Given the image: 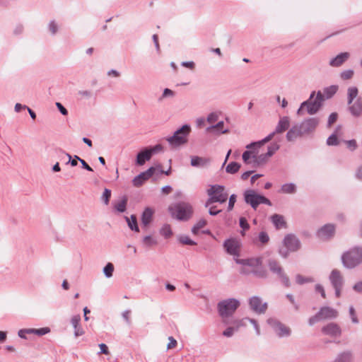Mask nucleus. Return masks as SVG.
Returning <instances> with one entry per match:
<instances>
[{
	"label": "nucleus",
	"mask_w": 362,
	"mask_h": 362,
	"mask_svg": "<svg viewBox=\"0 0 362 362\" xmlns=\"http://www.w3.org/2000/svg\"><path fill=\"white\" fill-rule=\"evenodd\" d=\"M290 126V120L288 117H281L275 129L274 133L281 134L287 130Z\"/></svg>",
	"instance_id": "26"
},
{
	"label": "nucleus",
	"mask_w": 362,
	"mask_h": 362,
	"mask_svg": "<svg viewBox=\"0 0 362 362\" xmlns=\"http://www.w3.org/2000/svg\"><path fill=\"white\" fill-rule=\"evenodd\" d=\"M349 316H350V317L351 319V322L354 324H358L359 322V321H358V317L356 316V313L355 309H354V308L352 305L349 307Z\"/></svg>",
	"instance_id": "52"
},
{
	"label": "nucleus",
	"mask_w": 362,
	"mask_h": 362,
	"mask_svg": "<svg viewBox=\"0 0 362 362\" xmlns=\"http://www.w3.org/2000/svg\"><path fill=\"white\" fill-rule=\"evenodd\" d=\"M241 165L237 162L233 161L229 163L226 167V171L229 174H235L238 172Z\"/></svg>",
	"instance_id": "37"
},
{
	"label": "nucleus",
	"mask_w": 362,
	"mask_h": 362,
	"mask_svg": "<svg viewBox=\"0 0 362 362\" xmlns=\"http://www.w3.org/2000/svg\"><path fill=\"white\" fill-rule=\"evenodd\" d=\"M81 316L79 315H74L71 317V323L74 329V336L76 337L82 336L84 334L83 328L80 325Z\"/></svg>",
	"instance_id": "24"
},
{
	"label": "nucleus",
	"mask_w": 362,
	"mask_h": 362,
	"mask_svg": "<svg viewBox=\"0 0 362 362\" xmlns=\"http://www.w3.org/2000/svg\"><path fill=\"white\" fill-rule=\"evenodd\" d=\"M143 245L146 247H151L158 244L157 240L151 235L144 236L142 239Z\"/></svg>",
	"instance_id": "39"
},
{
	"label": "nucleus",
	"mask_w": 362,
	"mask_h": 362,
	"mask_svg": "<svg viewBox=\"0 0 362 362\" xmlns=\"http://www.w3.org/2000/svg\"><path fill=\"white\" fill-rule=\"evenodd\" d=\"M168 211L172 218L181 221H187L192 216L194 210L189 203L180 202L170 205Z\"/></svg>",
	"instance_id": "3"
},
{
	"label": "nucleus",
	"mask_w": 362,
	"mask_h": 362,
	"mask_svg": "<svg viewBox=\"0 0 362 362\" xmlns=\"http://www.w3.org/2000/svg\"><path fill=\"white\" fill-rule=\"evenodd\" d=\"M353 76H354V71L351 69L344 70L340 74V76L343 80H349V79L353 77Z\"/></svg>",
	"instance_id": "51"
},
{
	"label": "nucleus",
	"mask_w": 362,
	"mask_h": 362,
	"mask_svg": "<svg viewBox=\"0 0 362 362\" xmlns=\"http://www.w3.org/2000/svg\"><path fill=\"white\" fill-rule=\"evenodd\" d=\"M235 332H237V327L229 326L223 332V335L226 337H231Z\"/></svg>",
	"instance_id": "55"
},
{
	"label": "nucleus",
	"mask_w": 362,
	"mask_h": 362,
	"mask_svg": "<svg viewBox=\"0 0 362 362\" xmlns=\"http://www.w3.org/2000/svg\"><path fill=\"white\" fill-rule=\"evenodd\" d=\"M298 136H302L299 134V129L298 124L293 126L286 133V137L288 141H294Z\"/></svg>",
	"instance_id": "29"
},
{
	"label": "nucleus",
	"mask_w": 362,
	"mask_h": 362,
	"mask_svg": "<svg viewBox=\"0 0 362 362\" xmlns=\"http://www.w3.org/2000/svg\"><path fill=\"white\" fill-rule=\"evenodd\" d=\"M223 247L226 252L230 255H239V243L233 238H228L223 243Z\"/></svg>",
	"instance_id": "18"
},
{
	"label": "nucleus",
	"mask_w": 362,
	"mask_h": 362,
	"mask_svg": "<svg viewBox=\"0 0 362 362\" xmlns=\"http://www.w3.org/2000/svg\"><path fill=\"white\" fill-rule=\"evenodd\" d=\"M280 148V146L276 142L270 144L267 147V156H272Z\"/></svg>",
	"instance_id": "45"
},
{
	"label": "nucleus",
	"mask_w": 362,
	"mask_h": 362,
	"mask_svg": "<svg viewBox=\"0 0 362 362\" xmlns=\"http://www.w3.org/2000/svg\"><path fill=\"white\" fill-rule=\"evenodd\" d=\"M218 119V115L216 112H211L206 118V120L209 123H214Z\"/></svg>",
	"instance_id": "64"
},
{
	"label": "nucleus",
	"mask_w": 362,
	"mask_h": 362,
	"mask_svg": "<svg viewBox=\"0 0 362 362\" xmlns=\"http://www.w3.org/2000/svg\"><path fill=\"white\" fill-rule=\"evenodd\" d=\"M296 192V186L293 183L284 184L281 187V192L285 194H294Z\"/></svg>",
	"instance_id": "38"
},
{
	"label": "nucleus",
	"mask_w": 362,
	"mask_h": 362,
	"mask_svg": "<svg viewBox=\"0 0 362 362\" xmlns=\"http://www.w3.org/2000/svg\"><path fill=\"white\" fill-rule=\"evenodd\" d=\"M236 198H237V196L235 194H233L230 196L229 201H228V211H231L233 209L234 204L236 202Z\"/></svg>",
	"instance_id": "59"
},
{
	"label": "nucleus",
	"mask_w": 362,
	"mask_h": 362,
	"mask_svg": "<svg viewBox=\"0 0 362 362\" xmlns=\"http://www.w3.org/2000/svg\"><path fill=\"white\" fill-rule=\"evenodd\" d=\"M296 281L298 284L302 285L305 283L313 282L314 279L311 277H304L300 274H297L296 276Z\"/></svg>",
	"instance_id": "47"
},
{
	"label": "nucleus",
	"mask_w": 362,
	"mask_h": 362,
	"mask_svg": "<svg viewBox=\"0 0 362 362\" xmlns=\"http://www.w3.org/2000/svg\"><path fill=\"white\" fill-rule=\"evenodd\" d=\"M322 332L330 337H339L341 334V329L337 323L330 322L322 327Z\"/></svg>",
	"instance_id": "19"
},
{
	"label": "nucleus",
	"mask_w": 362,
	"mask_h": 362,
	"mask_svg": "<svg viewBox=\"0 0 362 362\" xmlns=\"http://www.w3.org/2000/svg\"><path fill=\"white\" fill-rule=\"evenodd\" d=\"M249 305L250 309L257 314H264L267 310V303H262L259 296H252L249 299Z\"/></svg>",
	"instance_id": "13"
},
{
	"label": "nucleus",
	"mask_w": 362,
	"mask_h": 362,
	"mask_svg": "<svg viewBox=\"0 0 362 362\" xmlns=\"http://www.w3.org/2000/svg\"><path fill=\"white\" fill-rule=\"evenodd\" d=\"M255 155V151H245L242 155V158L245 164L253 163L252 156Z\"/></svg>",
	"instance_id": "42"
},
{
	"label": "nucleus",
	"mask_w": 362,
	"mask_h": 362,
	"mask_svg": "<svg viewBox=\"0 0 362 362\" xmlns=\"http://www.w3.org/2000/svg\"><path fill=\"white\" fill-rule=\"evenodd\" d=\"M156 172V168L151 166L146 171L139 173L132 180V185L136 187H141L146 180L153 177Z\"/></svg>",
	"instance_id": "14"
},
{
	"label": "nucleus",
	"mask_w": 362,
	"mask_h": 362,
	"mask_svg": "<svg viewBox=\"0 0 362 362\" xmlns=\"http://www.w3.org/2000/svg\"><path fill=\"white\" fill-rule=\"evenodd\" d=\"M223 121H220L216 124L208 127L205 132L206 134H212L216 136H219L222 134H228L229 132V129H223Z\"/></svg>",
	"instance_id": "20"
},
{
	"label": "nucleus",
	"mask_w": 362,
	"mask_h": 362,
	"mask_svg": "<svg viewBox=\"0 0 362 362\" xmlns=\"http://www.w3.org/2000/svg\"><path fill=\"white\" fill-rule=\"evenodd\" d=\"M177 240L182 245H196L197 243L193 240L190 239L188 235H180L177 237Z\"/></svg>",
	"instance_id": "41"
},
{
	"label": "nucleus",
	"mask_w": 362,
	"mask_h": 362,
	"mask_svg": "<svg viewBox=\"0 0 362 362\" xmlns=\"http://www.w3.org/2000/svg\"><path fill=\"white\" fill-rule=\"evenodd\" d=\"M35 328L21 329L18 331V335L20 338L27 339V334H35Z\"/></svg>",
	"instance_id": "44"
},
{
	"label": "nucleus",
	"mask_w": 362,
	"mask_h": 362,
	"mask_svg": "<svg viewBox=\"0 0 362 362\" xmlns=\"http://www.w3.org/2000/svg\"><path fill=\"white\" fill-rule=\"evenodd\" d=\"M48 29L52 35H54L57 33L59 27L55 21L52 20L49 23Z\"/></svg>",
	"instance_id": "50"
},
{
	"label": "nucleus",
	"mask_w": 362,
	"mask_h": 362,
	"mask_svg": "<svg viewBox=\"0 0 362 362\" xmlns=\"http://www.w3.org/2000/svg\"><path fill=\"white\" fill-rule=\"evenodd\" d=\"M267 266L269 271L273 274H275L281 280V283L285 287H290V280L287 275L285 274L283 267L277 260L272 258L269 259L267 261Z\"/></svg>",
	"instance_id": "9"
},
{
	"label": "nucleus",
	"mask_w": 362,
	"mask_h": 362,
	"mask_svg": "<svg viewBox=\"0 0 362 362\" xmlns=\"http://www.w3.org/2000/svg\"><path fill=\"white\" fill-rule=\"evenodd\" d=\"M358 93V88L356 87H350L347 90V102L349 105H351L354 100L357 97Z\"/></svg>",
	"instance_id": "36"
},
{
	"label": "nucleus",
	"mask_w": 362,
	"mask_h": 362,
	"mask_svg": "<svg viewBox=\"0 0 362 362\" xmlns=\"http://www.w3.org/2000/svg\"><path fill=\"white\" fill-rule=\"evenodd\" d=\"M239 306L240 302L235 298H228L218 303V313L225 325L230 324V318Z\"/></svg>",
	"instance_id": "1"
},
{
	"label": "nucleus",
	"mask_w": 362,
	"mask_h": 362,
	"mask_svg": "<svg viewBox=\"0 0 362 362\" xmlns=\"http://www.w3.org/2000/svg\"><path fill=\"white\" fill-rule=\"evenodd\" d=\"M278 252L281 257H282L283 258H287L289 255L290 250H288V248L283 245V247L279 248Z\"/></svg>",
	"instance_id": "61"
},
{
	"label": "nucleus",
	"mask_w": 362,
	"mask_h": 362,
	"mask_svg": "<svg viewBox=\"0 0 362 362\" xmlns=\"http://www.w3.org/2000/svg\"><path fill=\"white\" fill-rule=\"evenodd\" d=\"M210 159L197 156L191 157V165L193 167L200 168L204 167L209 164Z\"/></svg>",
	"instance_id": "27"
},
{
	"label": "nucleus",
	"mask_w": 362,
	"mask_h": 362,
	"mask_svg": "<svg viewBox=\"0 0 362 362\" xmlns=\"http://www.w3.org/2000/svg\"><path fill=\"white\" fill-rule=\"evenodd\" d=\"M240 227L243 228L244 230H248L250 228V225L247 223V219L245 217H240L239 219Z\"/></svg>",
	"instance_id": "60"
},
{
	"label": "nucleus",
	"mask_w": 362,
	"mask_h": 362,
	"mask_svg": "<svg viewBox=\"0 0 362 362\" xmlns=\"http://www.w3.org/2000/svg\"><path fill=\"white\" fill-rule=\"evenodd\" d=\"M267 323L279 338L289 337L291 334V329L276 318H269Z\"/></svg>",
	"instance_id": "10"
},
{
	"label": "nucleus",
	"mask_w": 362,
	"mask_h": 362,
	"mask_svg": "<svg viewBox=\"0 0 362 362\" xmlns=\"http://www.w3.org/2000/svg\"><path fill=\"white\" fill-rule=\"evenodd\" d=\"M174 95H175V92L173 91L172 90L166 88L163 90V94L158 100L160 101L165 98L173 97Z\"/></svg>",
	"instance_id": "56"
},
{
	"label": "nucleus",
	"mask_w": 362,
	"mask_h": 362,
	"mask_svg": "<svg viewBox=\"0 0 362 362\" xmlns=\"http://www.w3.org/2000/svg\"><path fill=\"white\" fill-rule=\"evenodd\" d=\"M235 262L238 264L249 267L250 269H251L252 275L258 279H267L268 277V272L263 267L262 258L260 257L236 259Z\"/></svg>",
	"instance_id": "2"
},
{
	"label": "nucleus",
	"mask_w": 362,
	"mask_h": 362,
	"mask_svg": "<svg viewBox=\"0 0 362 362\" xmlns=\"http://www.w3.org/2000/svg\"><path fill=\"white\" fill-rule=\"evenodd\" d=\"M315 95V92L313 91L310 93V98L308 100L303 102L297 110L298 115H301L303 112V108L304 107H307V112L309 115H314L318 112L320 107L322 105V102L324 100L323 94L318 91L316 94L315 98L313 100L314 96Z\"/></svg>",
	"instance_id": "4"
},
{
	"label": "nucleus",
	"mask_w": 362,
	"mask_h": 362,
	"mask_svg": "<svg viewBox=\"0 0 362 362\" xmlns=\"http://www.w3.org/2000/svg\"><path fill=\"white\" fill-rule=\"evenodd\" d=\"M259 197L260 194L256 193L252 189H247L244 192L245 202L254 209H256L259 205Z\"/></svg>",
	"instance_id": "17"
},
{
	"label": "nucleus",
	"mask_w": 362,
	"mask_h": 362,
	"mask_svg": "<svg viewBox=\"0 0 362 362\" xmlns=\"http://www.w3.org/2000/svg\"><path fill=\"white\" fill-rule=\"evenodd\" d=\"M349 57L348 52H341L329 61V65L334 67L340 66Z\"/></svg>",
	"instance_id": "25"
},
{
	"label": "nucleus",
	"mask_w": 362,
	"mask_h": 362,
	"mask_svg": "<svg viewBox=\"0 0 362 362\" xmlns=\"http://www.w3.org/2000/svg\"><path fill=\"white\" fill-rule=\"evenodd\" d=\"M327 145L328 146H337L339 144L338 137L334 132L327 139Z\"/></svg>",
	"instance_id": "48"
},
{
	"label": "nucleus",
	"mask_w": 362,
	"mask_h": 362,
	"mask_svg": "<svg viewBox=\"0 0 362 362\" xmlns=\"http://www.w3.org/2000/svg\"><path fill=\"white\" fill-rule=\"evenodd\" d=\"M335 232L334 225L328 223L321 227L317 232V235L319 238L327 240L332 238Z\"/></svg>",
	"instance_id": "16"
},
{
	"label": "nucleus",
	"mask_w": 362,
	"mask_h": 362,
	"mask_svg": "<svg viewBox=\"0 0 362 362\" xmlns=\"http://www.w3.org/2000/svg\"><path fill=\"white\" fill-rule=\"evenodd\" d=\"M128 202V197L126 195H124L121 197L120 201L117 203H115L114 205V208L116 211L119 213H123L127 209V205Z\"/></svg>",
	"instance_id": "30"
},
{
	"label": "nucleus",
	"mask_w": 362,
	"mask_h": 362,
	"mask_svg": "<svg viewBox=\"0 0 362 362\" xmlns=\"http://www.w3.org/2000/svg\"><path fill=\"white\" fill-rule=\"evenodd\" d=\"M153 210L150 207H146L141 214V221L143 228H146L153 219Z\"/></svg>",
	"instance_id": "22"
},
{
	"label": "nucleus",
	"mask_w": 362,
	"mask_h": 362,
	"mask_svg": "<svg viewBox=\"0 0 362 362\" xmlns=\"http://www.w3.org/2000/svg\"><path fill=\"white\" fill-rule=\"evenodd\" d=\"M125 219L127 222L128 226L129 227V228L132 230L135 231V232L139 231V228L138 226L136 216L135 215H132L130 216V218H128L126 216Z\"/></svg>",
	"instance_id": "33"
},
{
	"label": "nucleus",
	"mask_w": 362,
	"mask_h": 362,
	"mask_svg": "<svg viewBox=\"0 0 362 362\" xmlns=\"http://www.w3.org/2000/svg\"><path fill=\"white\" fill-rule=\"evenodd\" d=\"M318 124L319 119L317 118H308L303 120L298 125L299 134L302 136L310 134L315 129Z\"/></svg>",
	"instance_id": "12"
},
{
	"label": "nucleus",
	"mask_w": 362,
	"mask_h": 362,
	"mask_svg": "<svg viewBox=\"0 0 362 362\" xmlns=\"http://www.w3.org/2000/svg\"><path fill=\"white\" fill-rule=\"evenodd\" d=\"M50 332V329L47 327L35 329V334L43 336Z\"/></svg>",
	"instance_id": "57"
},
{
	"label": "nucleus",
	"mask_w": 362,
	"mask_h": 362,
	"mask_svg": "<svg viewBox=\"0 0 362 362\" xmlns=\"http://www.w3.org/2000/svg\"><path fill=\"white\" fill-rule=\"evenodd\" d=\"M76 159H78V161L81 163V167L83 169H86L90 172L93 171V168L83 159L81 158L79 156H76Z\"/></svg>",
	"instance_id": "63"
},
{
	"label": "nucleus",
	"mask_w": 362,
	"mask_h": 362,
	"mask_svg": "<svg viewBox=\"0 0 362 362\" xmlns=\"http://www.w3.org/2000/svg\"><path fill=\"white\" fill-rule=\"evenodd\" d=\"M334 362H352V354L349 351L340 353Z\"/></svg>",
	"instance_id": "32"
},
{
	"label": "nucleus",
	"mask_w": 362,
	"mask_h": 362,
	"mask_svg": "<svg viewBox=\"0 0 362 362\" xmlns=\"http://www.w3.org/2000/svg\"><path fill=\"white\" fill-rule=\"evenodd\" d=\"M258 239L262 244H267L269 241V237L264 231H261L259 233Z\"/></svg>",
	"instance_id": "54"
},
{
	"label": "nucleus",
	"mask_w": 362,
	"mask_h": 362,
	"mask_svg": "<svg viewBox=\"0 0 362 362\" xmlns=\"http://www.w3.org/2000/svg\"><path fill=\"white\" fill-rule=\"evenodd\" d=\"M57 152L62 155V156H66V157L69 158V160L66 163V164H70L71 166L75 167L78 165V159H76V155L74 156V158H72L71 156L69 153H66L64 151L59 148L57 150Z\"/></svg>",
	"instance_id": "35"
},
{
	"label": "nucleus",
	"mask_w": 362,
	"mask_h": 362,
	"mask_svg": "<svg viewBox=\"0 0 362 362\" xmlns=\"http://www.w3.org/2000/svg\"><path fill=\"white\" fill-rule=\"evenodd\" d=\"M190 132L191 127L189 124H186L177 129L173 135L168 137L166 140L172 147H178L187 142V137Z\"/></svg>",
	"instance_id": "7"
},
{
	"label": "nucleus",
	"mask_w": 362,
	"mask_h": 362,
	"mask_svg": "<svg viewBox=\"0 0 362 362\" xmlns=\"http://www.w3.org/2000/svg\"><path fill=\"white\" fill-rule=\"evenodd\" d=\"M283 245L290 250V252H296L301 247L298 238L293 234L286 235L283 240Z\"/></svg>",
	"instance_id": "15"
},
{
	"label": "nucleus",
	"mask_w": 362,
	"mask_h": 362,
	"mask_svg": "<svg viewBox=\"0 0 362 362\" xmlns=\"http://www.w3.org/2000/svg\"><path fill=\"white\" fill-rule=\"evenodd\" d=\"M271 221L276 229L285 228L286 223L284 221V216L279 214H274L271 216Z\"/></svg>",
	"instance_id": "28"
},
{
	"label": "nucleus",
	"mask_w": 362,
	"mask_h": 362,
	"mask_svg": "<svg viewBox=\"0 0 362 362\" xmlns=\"http://www.w3.org/2000/svg\"><path fill=\"white\" fill-rule=\"evenodd\" d=\"M160 234L168 239L173 235L171 227L169 224H164L160 229Z\"/></svg>",
	"instance_id": "40"
},
{
	"label": "nucleus",
	"mask_w": 362,
	"mask_h": 362,
	"mask_svg": "<svg viewBox=\"0 0 362 362\" xmlns=\"http://www.w3.org/2000/svg\"><path fill=\"white\" fill-rule=\"evenodd\" d=\"M114 265L111 262H108L103 268V273L107 278H110L113 275Z\"/></svg>",
	"instance_id": "46"
},
{
	"label": "nucleus",
	"mask_w": 362,
	"mask_h": 362,
	"mask_svg": "<svg viewBox=\"0 0 362 362\" xmlns=\"http://www.w3.org/2000/svg\"><path fill=\"white\" fill-rule=\"evenodd\" d=\"M329 280L334 289L335 296L339 298L344 283L341 272L337 269H333L329 274Z\"/></svg>",
	"instance_id": "11"
},
{
	"label": "nucleus",
	"mask_w": 362,
	"mask_h": 362,
	"mask_svg": "<svg viewBox=\"0 0 362 362\" xmlns=\"http://www.w3.org/2000/svg\"><path fill=\"white\" fill-rule=\"evenodd\" d=\"M349 110L354 117H359L362 115V100L358 98L354 103L349 105Z\"/></svg>",
	"instance_id": "23"
},
{
	"label": "nucleus",
	"mask_w": 362,
	"mask_h": 362,
	"mask_svg": "<svg viewBox=\"0 0 362 362\" xmlns=\"http://www.w3.org/2000/svg\"><path fill=\"white\" fill-rule=\"evenodd\" d=\"M151 157L148 148H144L137 153L136 163L137 165H143L146 161L151 160Z\"/></svg>",
	"instance_id": "21"
},
{
	"label": "nucleus",
	"mask_w": 362,
	"mask_h": 362,
	"mask_svg": "<svg viewBox=\"0 0 362 362\" xmlns=\"http://www.w3.org/2000/svg\"><path fill=\"white\" fill-rule=\"evenodd\" d=\"M112 192L110 189L105 188L101 197V199L105 205H107L110 202Z\"/></svg>",
	"instance_id": "49"
},
{
	"label": "nucleus",
	"mask_w": 362,
	"mask_h": 362,
	"mask_svg": "<svg viewBox=\"0 0 362 362\" xmlns=\"http://www.w3.org/2000/svg\"><path fill=\"white\" fill-rule=\"evenodd\" d=\"M155 168H156V175H162V174H164L165 175H170V173H171V167H170L167 170H163L162 169V166L160 164H158L157 166H156Z\"/></svg>",
	"instance_id": "53"
},
{
	"label": "nucleus",
	"mask_w": 362,
	"mask_h": 362,
	"mask_svg": "<svg viewBox=\"0 0 362 362\" xmlns=\"http://www.w3.org/2000/svg\"><path fill=\"white\" fill-rule=\"evenodd\" d=\"M148 148V150H149L151 156H153L154 153H156L163 150L162 145L159 144L155 145L154 146H149Z\"/></svg>",
	"instance_id": "62"
},
{
	"label": "nucleus",
	"mask_w": 362,
	"mask_h": 362,
	"mask_svg": "<svg viewBox=\"0 0 362 362\" xmlns=\"http://www.w3.org/2000/svg\"><path fill=\"white\" fill-rule=\"evenodd\" d=\"M209 196V199L206 200L205 206L208 207L213 203H225L227 199L228 194L225 190V187L221 185H213L210 186V188L206 191Z\"/></svg>",
	"instance_id": "6"
},
{
	"label": "nucleus",
	"mask_w": 362,
	"mask_h": 362,
	"mask_svg": "<svg viewBox=\"0 0 362 362\" xmlns=\"http://www.w3.org/2000/svg\"><path fill=\"white\" fill-rule=\"evenodd\" d=\"M270 158L269 156H267V153H262L260 155H256L255 153V155L252 156L253 158V166L257 167L260 165H262L265 163L268 158Z\"/></svg>",
	"instance_id": "31"
},
{
	"label": "nucleus",
	"mask_w": 362,
	"mask_h": 362,
	"mask_svg": "<svg viewBox=\"0 0 362 362\" xmlns=\"http://www.w3.org/2000/svg\"><path fill=\"white\" fill-rule=\"evenodd\" d=\"M338 316V311L329 306H324L320 308L319 311L308 319V324L310 326L314 325L315 323L325 320H333Z\"/></svg>",
	"instance_id": "8"
},
{
	"label": "nucleus",
	"mask_w": 362,
	"mask_h": 362,
	"mask_svg": "<svg viewBox=\"0 0 362 362\" xmlns=\"http://www.w3.org/2000/svg\"><path fill=\"white\" fill-rule=\"evenodd\" d=\"M338 90V86L337 85H332L330 86L326 87L323 90L324 93V98L329 99L331 98L337 91Z\"/></svg>",
	"instance_id": "34"
},
{
	"label": "nucleus",
	"mask_w": 362,
	"mask_h": 362,
	"mask_svg": "<svg viewBox=\"0 0 362 362\" xmlns=\"http://www.w3.org/2000/svg\"><path fill=\"white\" fill-rule=\"evenodd\" d=\"M230 324H228V325L232 326L233 327H237V331L240 327L246 325L245 317L241 320L233 319V317H230Z\"/></svg>",
	"instance_id": "43"
},
{
	"label": "nucleus",
	"mask_w": 362,
	"mask_h": 362,
	"mask_svg": "<svg viewBox=\"0 0 362 362\" xmlns=\"http://www.w3.org/2000/svg\"><path fill=\"white\" fill-rule=\"evenodd\" d=\"M343 265L347 269H353L362 263V247H354L345 252L341 256Z\"/></svg>",
	"instance_id": "5"
},
{
	"label": "nucleus",
	"mask_w": 362,
	"mask_h": 362,
	"mask_svg": "<svg viewBox=\"0 0 362 362\" xmlns=\"http://www.w3.org/2000/svg\"><path fill=\"white\" fill-rule=\"evenodd\" d=\"M246 321L250 322L254 326V328H255V329L256 331V334L257 335H259L260 334V329H259V325H258L257 320H255V319H252V318H249V317H245V322Z\"/></svg>",
	"instance_id": "58"
}]
</instances>
